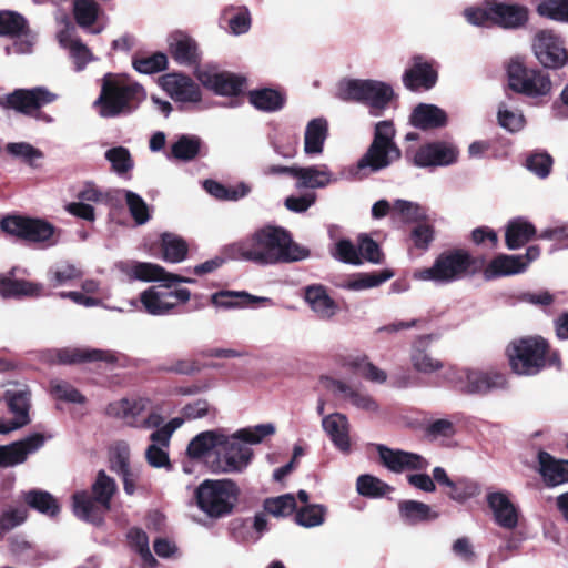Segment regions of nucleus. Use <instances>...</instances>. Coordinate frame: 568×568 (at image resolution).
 <instances>
[{
	"label": "nucleus",
	"instance_id": "1",
	"mask_svg": "<svg viewBox=\"0 0 568 568\" xmlns=\"http://www.w3.org/2000/svg\"><path fill=\"white\" fill-rule=\"evenodd\" d=\"M146 98L144 88L125 74L106 73L94 105L103 118L130 114Z\"/></svg>",
	"mask_w": 568,
	"mask_h": 568
},
{
	"label": "nucleus",
	"instance_id": "2",
	"mask_svg": "<svg viewBox=\"0 0 568 568\" xmlns=\"http://www.w3.org/2000/svg\"><path fill=\"white\" fill-rule=\"evenodd\" d=\"M253 263L271 265L304 260L308 256L307 248L298 245L288 231L281 226H265L252 236Z\"/></svg>",
	"mask_w": 568,
	"mask_h": 568
},
{
	"label": "nucleus",
	"instance_id": "3",
	"mask_svg": "<svg viewBox=\"0 0 568 568\" xmlns=\"http://www.w3.org/2000/svg\"><path fill=\"white\" fill-rule=\"evenodd\" d=\"M275 433L272 424H261L237 430L232 436L221 433L216 449L217 468L223 473H240L251 463L253 450L246 444H260Z\"/></svg>",
	"mask_w": 568,
	"mask_h": 568
},
{
	"label": "nucleus",
	"instance_id": "4",
	"mask_svg": "<svg viewBox=\"0 0 568 568\" xmlns=\"http://www.w3.org/2000/svg\"><path fill=\"white\" fill-rule=\"evenodd\" d=\"M483 267V261L474 257L463 248H452L442 252L430 267L418 268L414 278L430 281L437 284H448L465 276L474 275Z\"/></svg>",
	"mask_w": 568,
	"mask_h": 568
},
{
	"label": "nucleus",
	"instance_id": "5",
	"mask_svg": "<svg viewBox=\"0 0 568 568\" xmlns=\"http://www.w3.org/2000/svg\"><path fill=\"white\" fill-rule=\"evenodd\" d=\"M118 489L115 480L101 469L91 486V494L88 490L77 491L72 496L74 515L88 523L100 526L104 516L111 510L112 498Z\"/></svg>",
	"mask_w": 568,
	"mask_h": 568
},
{
	"label": "nucleus",
	"instance_id": "6",
	"mask_svg": "<svg viewBox=\"0 0 568 568\" xmlns=\"http://www.w3.org/2000/svg\"><path fill=\"white\" fill-rule=\"evenodd\" d=\"M0 229L7 235L41 248L57 245L62 234V230L58 229L45 219L20 214L3 216L0 221Z\"/></svg>",
	"mask_w": 568,
	"mask_h": 568
},
{
	"label": "nucleus",
	"instance_id": "7",
	"mask_svg": "<svg viewBox=\"0 0 568 568\" xmlns=\"http://www.w3.org/2000/svg\"><path fill=\"white\" fill-rule=\"evenodd\" d=\"M550 346L542 337H523L513 341L506 348L509 366L517 375L531 376L540 373L555 359L557 354L549 358Z\"/></svg>",
	"mask_w": 568,
	"mask_h": 568
},
{
	"label": "nucleus",
	"instance_id": "8",
	"mask_svg": "<svg viewBox=\"0 0 568 568\" xmlns=\"http://www.w3.org/2000/svg\"><path fill=\"white\" fill-rule=\"evenodd\" d=\"M239 497L240 488L232 479H205L194 490L196 506L213 519L231 515Z\"/></svg>",
	"mask_w": 568,
	"mask_h": 568
},
{
	"label": "nucleus",
	"instance_id": "9",
	"mask_svg": "<svg viewBox=\"0 0 568 568\" xmlns=\"http://www.w3.org/2000/svg\"><path fill=\"white\" fill-rule=\"evenodd\" d=\"M465 17L468 22L475 26H496L503 29L516 30L527 24L529 10L518 3L486 0L481 7L466 9Z\"/></svg>",
	"mask_w": 568,
	"mask_h": 568
},
{
	"label": "nucleus",
	"instance_id": "10",
	"mask_svg": "<svg viewBox=\"0 0 568 568\" xmlns=\"http://www.w3.org/2000/svg\"><path fill=\"white\" fill-rule=\"evenodd\" d=\"M337 97L343 101L363 103L368 106L371 115L381 116L394 98V90L377 80L348 79L339 82Z\"/></svg>",
	"mask_w": 568,
	"mask_h": 568
},
{
	"label": "nucleus",
	"instance_id": "11",
	"mask_svg": "<svg viewBox=\"0 0 568 568\" xmlns=\"http://www.w3.org/2000/svg\"><path fill=\"white\" fill-rule=\"evenodd\" d=\"M396 130L390 120L375 124L372 143L357 162L358 170L368 169L378 172L392 165L402 158V151L395 143Z\"/></svg>",
	"mask_w": 568,
	"mask_h": 568
},
{
	"label": "nucleus",
	"instance_id": "12",
	"mask_svg": "<svg viewBox=\"0 0 568 568\" xmlns=\"http://www.w3.org/2000/svg\"><path fill=\"white\" fill-rule=\"evenodd\" d=\"M58 94L45 87L31 89H14L12 92L0 97V106L13 110L27 116L36 118L44 122H51L52 118L41 111V108L54 102Z\"/></svg>",
	"mask_w": 568,
	"mask_h": 568
},
{
	"label": "nucleus",
	"instance_id": "13",
	"mask_svg": "<svg viewBox=\"0 0 568 568\" xmlns=\"http://www.w3.org/2000/svg\"><path fill=\"white\" fill-rule=\"evenodd\" d=\"M508 87L528 98H541L550 93L552 83L548 73L527 67L520 59H511L507 67Z\"/></svg>",
	"mask_w": 568,
	"mask_h": 568
},
{
	"label": "nucleus",
	"instance_id": "14",
	"mask_svg": "<svg viewBox=\"0 0 568 568\" xmlns=\"http://www.w3.org/2000/svg\"><path fill=\"white\" fill-rule=\"evenodd\" d=\"M456 376L455 388L465 395L484 396L490 392L506 389L508 379L501 372L489 369L453 371Z\"/></svg>",
	"mask_w": 568,
	"mask_h": 568
},
{
	"label": "nucleus",
	"instance_id": "15",
	"mask_svg": "<svg viewBox=\"0 0 568 568\" xmlns=\"http://www.w3.org/2000/svg\"><path fill=\"white\" fill-rule=\"evenodd\" d=\"M7 386L8 388L4 390L2 399L6 402L8 410L13 415V418L4 420L0 417V434H9L31 422L29 415L31 392L29 386L17 381H9Z\"/></svg>",
	"mask_w": 568,
	"mask_h": 568
},
{
	"label": "nucleus",
	"instance_id": "16",
	"mask_svg": "<svg viewBox=\"0 0 568 568\" xmlns=\"http://www.w3.org/2000/svg\"><path fill=\"white\" fill-rule=\"evenodd\" d=\"M458 149L446 141H435L420 145L410 156L406 151V158L418 168L447 166L457 162Z\"/></svg>",
	"mask_w": 568,
	"mask_h": 568
},
{
	"label": "nucleus",
	"instance_id": "17",
	"mask_svg": "<svg viewBox=\"0 0 568 568\" xmlns=\"http://www.w3.org/2000/svg\"><path fill=\"white\" fill-rule=\"evenodd\" d=\"M534 50L538 61L548 69H559L568 61L564 40L551 30H541L536 34Z\"/></svg>",
	"mask_w": 568,
	"mask_h": 568
},
{
	"label": "nucleus",
	"instance_id": "18",
	"mask_svg": "<svg viewBox=\"0 0 568 568\" xmlns=\"http://www.w3.org/2000/svg\"><path fill=\"white\" fill-rule=\"evenodd\" d=\"M120 270L130 280L142 282H165L169 288L172 283H193V278L168 272L163 266L149 262H125L120 264Z\"/></svg>",
	"mask_w": 568,
	"mask_h": 568
},
{
	"label": "nucleus",
	"instance_id": "19",
	"mask_svg": "<svg viewBox=\"0 0 568 568\" xmlns=\"http://www.w3.org/2000/svg\"><path fill=\"white\" fill-rule=\"evenodd\" d=\"M405 88L412 92L428 91L438 81V71L435 62L426 60L423 55H414L412 65L403 74Z\"/></svg>",
	"mask_w": 568,
	"mask_h": 568
},
{
	"label": "nucleus",
	"instance_id": "20",
	"mask_svg": "<svg viewBox=\"0 0 568 568\" xmlns=\"http://www.w3.org/2000/svg\"><path fill=\"white\" fill-rule=\"evenodd\" d=\"M45 436L33 433L20 440L0 446V468L14 467L23 464L29 455L34 454L45 443Z\"/></svg>",
	"mask_w": 568,
	"mask_h": 568
},
{
	"label": "nucleus",
	"instance_id": "21",
	"mask_svg": "<svg viewBox=\"0 0 568 568\" xmlns=\"http://www.w3.org/2000/svg\"><path fill=\"white\" fill-rule=\"evenodd\" d=\"M377 452L382 464L393 473H403L405 470H426L429 466L428 460L416 453L393 449L384 445H378Z\"/></svg>",
	"mask_w": 568,
	"mask_h": 568
},
{
	"label": "nucleus",
	"instance_id": "22",
	"mask_svg": "<svg viewBox=\"0 0 568 568\" xmlns=\"http://www.w3.org/2000/svg\"><path fill=\"white\" fill-rule=\"evenodd\" d=\"M169 53L180 65L196 68L201 63V52L197 42L187 33L175 31L170 34Z\"/></svg>",
	"mask_w": 568,
	"mask_h": 568
},
{
	"label": "nucleus",
	"instance_id": "23",
	"mask_svg": "<svg viewBox=\"0 0 568 568\" xmlns=\"http://www.w3.org/2000/svg\"><path fill=\"white\" fill-rule=\"evenodd\" d=\"M52 362L62 365H74L93 362H105L113 364L116 362V356L110 351L65 347L54 351Z\"/></svg>",
	"mask_w": 568,
	"mask_h": 568
},
{
	"label": "nucleus",
	"instance_id": "24",
	"mask_svg": "<svg viewBox=\"0 0 568 568\" xmlns=\"http://www.w3.org/2000/svg\"><path fill=\"white\" fill-rule=\"evenodd\" d=\"M203 85L219 95L239 97L243 92L246 78L223 71L216 73H203L200 75Z\"/></svg>",
	"mask_w": 568,
	"mask_h": 568
},
{
	"label": "nucleus",
	"instance_id": "25",
	"mask_svg": "<svg viewBox=\"0 0 568 568\" xmlns=\"http://www.w3.org/2000/svg\"><path fill=\"white\" fill-rule=\"evenodd\" d=\"M434 335H422L418 336L410 351V363L414 369L422 374H432L438 372L445 367L443 361L432 356L429 352V345Z\"/></svg>",
	"mask_w": 568,
	"mask_h": 568
},
{
	"label": "nucleus",
	"instance_id": "26",
	"mask_svg": "<svg viewBox=\"0 0 568 568\" xmlns=\"http://www.w3.org/2000/svg\"><path fill=\"white\" fill-rule=\"evenodd\" d=\"M537 459L539 474L547 487L568 484V460L557 459L545 450L538 453Z\"/></svg>",
	"mask_w": 568,
	"mask_h": 568
},
{
	"label": "nucleus",
	"instance_id": "27",
	"mask_svg": "<svg viewBox=\"0 0 568 568\" xmlns=\"http://www.w3.org/2000/svg\"><path fill=\"white\" fill-rule=\"evenodd\" d=\"M322 426L333 445L343 454H349L352 450L349 437V423L346 415L333 413L322 420Z\"/></svg>",
	"mask_w": 568,
	"mask_h": 568
},
{
	"label": "nucleus",
	"instance_id": "28",
	"mask_svg": "<svg viewBox=\"0 0 568 568\" xmlns=\"http://www.w3.org/2000/svg\"><path fill=\"white\" fill-rule=\"evenodd\" d=\"M526 270L527 262L524 261L523 255L498 254L487 264L483 274L485 280L491 281L504 276L520 274Z\"/></svg>",
	"mask_w": 568,
	"mask_h": 568
},
{
	"label": "nucleus",
	"instance_id": "29",
	"mask_svg": "<svg viewBox=\"0 0 568 568\" xmlns=\"http://www.w3.org/2000/svg\"><path fill=\"white\" fill-rule=\"evenodd\" d=\"M413 126L423 131L444 128L447 124L446 112L434 104L419 103L409 116Z\"/></svg>",
	"mask_w": 568,
	"mask_h": 568
},
{
	"label": "nucleus",
	"instance_id": "30",
	"mask_svg": "<svg viewBox=\"0 0 568 568\" xmlns=\"http://www.w3.org/2000/svg\"><path fill=\"white\" fill-rule=\"evenodd\" d=\"M496 523L506 529H514L518 525V510L504 493H490L487 496Z\"/></svg>",
	"mask_w": 568,
	"mask_h": 568
},
{
	"label": "nucleus",
	"instance_id": "31",
	"mask_svg": "<svg viewBox=\"0 0 568 568\" xmlns=\"http://www.w3.org/2000/svg\"><path fill=\"white\" fill-rule=\"evenodd\" d=\"M305 301L321 320L332 318L338 311L337 303L328 295L322 284H313L305 288Z\"/></svg>",
	"mask_w": 568,
	"mask_h": 568
},
{
	"label": "nucleus",
	"instance_id": "32",
	"mask_svg": "<svg viewBox=\"0 0 568 568\" xmlns=\"http://www.w3.org/2000/svg\"><path fill=\"white\" fill-rule=\"evenodd\" d=\"M246 97L256 110L267 113L282 110L287 101L285 92L273 88L250 90Z\"/></svg>",
	"mask_w": 568,
	"mask_h": 568
},
{
	"label": "nucleus",
	"instance_id": "33",
	"mask_svg": "<svg viewBox=\"0 0 568 568\" xmlns=\"http://www.w3.org/2000/svg\"><path fill=\"white\" fill-rule=\"evenodd\" d=\"M165 89L171 97L182 102H199L202 94L200 87L187 75L168 74L165 77Z\"/></svg>",
	"mask_w": 568,
	"mask_h": 568
},
{
	"label": "nucleus",
	"instance_id": "34",
	"mask_svg": "<svg viewBox=\"0 0 568 568\" xmlns=\"http://www.w3.org/2000/svg\"><path fill=\"white\" fill-rule=\"evenodd\" d=\"M536 236L535 225L521 217L510 220L505 227V244L509 250H518Z\"/></svg>",
	"mask_w": 568,
	"mask_h": 568
},
{
	"label": "nucleus",
	"instance_id": "35",
	"mask_svg": "<svg viewBox=\"0 0 568 568\" xmlns=\"http://www.w3.org/2000/svg\"><path fill=\"white\" fill-rule=\"evenodd\" d=\"M328 135V123L323 118L311 120L305 129L304 151L306 154H321Z\"/></svg>",
	"mask_w": 568,
	"mask_h": 568
},
{
	"label": "nucleus",
	"instance_id": "36",
	"mask_svg": "<svg viewBox=\"0 0 568 568\" xmlns=\"http://www.w3.org/2000/svg\"><path fill=\"white\" fill-rule=\"evenodd\" d=\"M263 301H266V298L253 296L245 291L224 290L211 296V303L223 308L245 307Z\"/></svg>",
	"mask_w": 568,
	"mask_h": 568
},
{
	"label": "nucleus",
	"instance_id": "37",
	"mask_svg": "<svg viewBox=\"0 0 568 568\" xmlns=\"http://www.w3.org/2000/svg\"><path fill=\"white\" fill-rule=\"evenodd\" d=\"M30 33L28 20L19 12L0 10V37L21 38Z\"/></svg>",
	"mask_w": 568,
	"mask_h": 568
},
{
	"label": "nucleus",
	"instance_id": "38",
	"mask_svg": "<svg viewBox=\"0 0 568 568\" xmlns=\"http://www.w3.org/2000/svg\"><path fill=\"white\" fill-rule=\"evenodd\" d=\"M161 257L169 263L184 261L189 253V245L184 239L173 233H163L160 240Z\"/></svg>",
	"mask_w": 568,
	"mask_h": 568
},
{
	"label": "nucleus",
	"instance_id": "39",
	"mask_svg": "<svg viewBox=\"0 0 568 568\" xmlns=\"http://www.w3.org/2000/svg\"><path fill=\"white\" fill-rule=\"evenodd\" d=\"M24 503L32 509L55 517L60 513L58 500L48 491L41 489H31L23 493Z\"/></svg>",
	"mask_w": 568,
	"mask_h": 568
},
{
	"label": "nucleus",
	"instance_id": "40",
	"mask_svg": "<svg viewBox=\"0 0 568 568\" xmlns=\"http://www.w3.org/2000/svg\"><path fill=\"white\" fill-rule=\"evenodd\" d=\"M202 140L197 135L183 134L171 145L169 158L190 162L201 153Z\"/></svg>",
	"mask_w": 568,
	"mask_h": 568
},
{
	"label": "nucleus",
	"instance_id": "41",
	"mask_svg": "<svg viewBox=\"0 0 568 568\" xmlns=\"http://www.w3.org/2000/svg\"><path fill=\"white\" fill-rule=\"evenodd\" d=\"M221 433L219 430H206L196 435L187 445L186 454L192 459H200L210 450L216 453Z\"/></svg>",
	"mask_w": 568,
	"mask_h": 568
},
{
	"label": "nucleus",
	"instance_id": "42",
	"mask_svg": "<svg viewBox=\"0 0 568 568\" xmlns=\"http://www.w3.org/2000/svg\"><path fill=\"white\" fill-rule=\"evenodd\" d=\"M295 179L300 181V187L317 189L328 185L332 182V174L325 165L322 169L317 166L298 168L295 171Z\"/></svg>",
	"mask_w": 568,
	"mask_h": 568
},
{
	"label": "nucleus",
	"instance_id": "43",
	"mask_svg": "<svg viewBox=\"0 0 568 568\" xmlns=\"http://www.w3.org/2000/svg\"><path fill=\"white\" fill-rule=\"evenodd\" d=\"M400 517L409 525L427 521L437 518V514H432L427 504L417 500H402L398 504Z\"/></svg>",
	"mask_w": 568,
	"mask_h": 568
},
{
	"label": "nucleus",
	"instance_id": "44",
	"mask_svg": "<svg viewBox=\"0 0 568 568\" xmlns=\"http://www.w3.org/2000/svg\"><path fill=\"white\" fill-rule=\"evenodd\" d=\"M42 292V285L26 280H0V294L3 297L38 296Z\"/></svg>",
	"mask_w": 568,
	"mask_h": 568
},
{
	"label": "nucleus",
	"instance_id": "45",
	"mask_svg": "<svg viewBox=\"0 0 568 568\" xmlns=\"http://www.w3.org/2000/svg\"><path fill=\"white\" fill-rule=\"evenodd\" d=\"M332 386L344 398L349 399L355 407L366 412H376L378 409V404L369 395L354 389L346 383L339 379H332Z\"/></svg>",
	"mask_w": 568,
	"mask_h": 568
},
{
	"label": "nucleus",
	"instance_id": "46",
	"mask_svg": "<svg viewBox=\"0 0 568 568\" xmlns=\"http://www.w3.org/2000/svg\"><path fill=\"white\" fill-rule=\"evenodd\" d=\"M296 508L297 504L293 494H284L277 497H270L266 498L263 503L264 511L276 518H286L295 514Z\"/></svg>",
	"mask_w": 568,
	"mask_h": 568
},
{
	"label": "nucleus",
	"instance_id": "47",
	"mask_svg": "<svg viewBox=\"0 0 568 568\" xmlns=\"http://www.w3.org/2000/svg\"><path fill=\"white\" fill-rule=\"evenodd\" d=\"M356 489L363 497L381 498L393 491L394 488L373 475L364 474L358 476L356 480Z\"/></svg>",
	"mask_w": 568,
	"mask_h": 568
},
{
	"label": "nucleus",
	"instance_id": "48",
	"mask_svg": "<svg viewBox=\"0 0 568 568\" xmlns=\"http://www.w3.org/2000/svg\"><path fill=\"white\" fill-rule=\"evenodd\" d=\"M169 295H163V291L155 287H149L140 294V302L142 303L146 313L151 315H165L170 313V304L165 301Z\"/></svg>",
	"mask_w": 568,
	"mask_h": 568
},
{
	"label": "nucleus",
	"instance_id": "49",
	"mask_svg": "<svg viewBox=\"0 0 568 568\" xmlns=\"http://www.w3.org/2000/svg\"><path fill=\"white\" fill-rule=\"evenodd\" d=\"M203 185L205 191L217 200L236 201L250 192V187L244 183L239 184L236 187H227L217 181L206 180Z\"/></svg>",
	"mask_w": 568,
	"mask_h": 568
},
{
	"label": "nucleus",
	"instance_id": "50",
	"mask_svg": "<svg viewBox=\"0 0 568 568\" xmlns=\"http://www.w3.org/2000/svg\"><path fill=\"white\" fill-rule=\"evenodd\" d=\"M133 68L144 74L161 72L168 67V57L163 52H155L151 55L136 54L132 60Z\"/></svg>",
	"mask_w": 568,
	"mask_h": 568
},
{
	"label": "nucleus",
	"instance_id": "51",
	"mask_svg": "<svg viewBox=\"0 0 568 568\" xmlns=\"http://www.w3.org/2000/svg\"><path fill=\"white\" fill-rule=\"evenodd\" d=\"M346 365L374 383H384L387 378L386 373L371 363L366 355L349 358Z\"/></svg>",
	"mask_w": 568,
	"mask_h": 568
},
{
	"label": "nucleus",
	"instance_id": "52",
	"mask_svg": "<svg viewBox=\"0 0 568 568\" xmlns=\"http://www.w3.org/2000/svg\"><path fill=\"white\" fill-rule=\"evenodd\" d=\"M100 7L94 0H74L73 16L75 22L82 28H89L95 23Z\"/></svg>",
	"mask_w": 568,
	"mask_h": 568
},
{
	"label": "nucleus",
	"instance_id": "53",
	"mask_svg": "<svg viewBox=\"0 0 568 568\" xmlns=\"http://www.w3.org/2000/svg\"><path fill=\"white\" fill-rule=\"evenodd\" d=\"M479 494V485L465 477L453 480L447 491L448 497L458 503H464Z\"/></svg>",
	"mask_w": 568,
	"mask_h": 568
},
{
	"label": "nucleus",
	"instance_id": "54",
	"mask_svg": "<svg viewBox=\"0 0 568 568\" xmlns=\"http://www.w3.org/2000/svg\"><path fill=\"white\" fill-rule=\"evenodd\" d=\"M326 509L322 505H306L298 510L296 509L294 520L297 525L310 528L316 527L324 523Z\"/></svg>",
	"mask_w": 568,
	"mask_h": 568
},
{
	"label": "nucleus",
	"instance_id": "55",
	"mask_svg": "<svg viewBox=\"0 0 568 568\" xmlns=\"http://www.w3.org/2000/svg\"><path fill=\"white\" fill-rule=\"evenodd\" d=\"M393 276L394 272L390 270L361 273L348 284V287L355 291L372 288L388 281Z\"/></svg>",
	"mask_w": 568,
	"mask_h": 568
},
{
	"label": "nucleus",
	"instance_id": "56",
	"mask_svg": "<svg viewBox=\"0 0 568 568\" xmlns=\"http://www.w3.org/2000/svg\"><path fill=\"white\" fill-rule=\"evenodd\" d=\"M104 156L118 174H125L133 169V159L130 151L124 146L111 148L105 152Z\"/></svg>",
	"mask_w": 568,
	"mask_h": 568
},
{
	"label": "nucleus",
	"instance_id": "57",
	"mask_svg": "<svg viewBox=\"0 0 568 568\" xmlns=\"http://www.w3.org/2000/svg\"><path fill=\"white\" fill-rule=\"evenodd\" d=\"M541 17L568 23V0H544L537 6Z\"/></svg>",
	"mask_w": 568,
	"mask_h": 568
},
{
	"label": "nucleus",
	"instance_id": "58",
	"mask_svg": "<svg viewBox=\"0 0 568 568\" xmlns=\"http://www.w3.org/2000/svg\"><path fill=\"white\" fill-rule=\"evenodd\" d=\"M27 517L28 511L23 508L0 509V538H3L7 532L23 524Z\"/></svg>",
	"mask_w": 568,
	"mask_h": 568
},
{
	"label": "nucleus",
	"instance_id": "59",
	"mask_svg": "<svg viewBox=\"0 0 568 568\" xmlns=\"http://www.w3.org/2000/svg\"><path fill=\"white\" fill-rule=\"evenodd\" d=\"M409 240L414 247L420 251H427L435 240V229L430 224L418 223L410 230Z\"/></svg>",
	"mask_w": 568,
	"mask_h": 568
},
{
	"label": "nucleus",
	"instance_id": "60",
	"mask_svg": "<svg viewBox=\"0 0 568 568\" xmlns=\"http://www.w3.org/2000/svg\"><path fill=\"white\" fill-rule=\"evenodd\" d=\"M51 394L54 398L74 404H84L87 398L71 384L64 381L51 384Z\"/></svg>",
	"mask_w": 568,
	"mask_h": 568
},
{
	"label": "nucleus",
	"instance_id": "61",
	"mask_svg": "<svg viewBox=\"0 0 568 568\" xmlns=\"http://www.w3.org/2000/svg\"><path fill=\"white\" fill-rule=\"evenodd\" d=\"M227 260H244L253 262V248L251 237L237 243L225 245L221 251V256Z\"/></svg>",
	"mask_w": 568,
	"mask_h": 568
},
{
	"label": "nucleus",
	"instance_id": "62",
	"mask_svg": "<svg viewBox=\"0 0 568 568\" xmlns=\"http://www.w3.org/2000/svg\"><path fill=\"white\" fill-rule=\"evenodd\" d=\"M358 253L361 258L363 257L374 264H381L384 260L379 245L367 234L358 236Z\"/></svg>",
	"mask_w": 568,
	"mask_h": 568
},
{
	"label": "nucleus",
	"instance_id": "63",
	"mask_svg": "<svg viewBox=\"0 0 568 568\" xmlns=\"http://www.w3.org/2000/svg\"><path fill=\"white\" fill-rule=\"evenodd\" d=\"M554 160L547 152L532 153L526 160V168L541 179L550 174Z\"/></svg>",
	"mask_w": 568,
	"mask_h": 568
},
{
	"label": "nucleus",
	"instance_id": "64",
	"mask_svg": "<svg viewBox=\"0 0 568 568\" xmlns=\"http://www.w3.org/2000/svg\"><path fill=\"white\" fill-rule=\"evenodd\" d=\"M125 202L130 214L138 224H144L149 221L150 214L144 200L132 191L125 192Z\"/></svg>",
	"mask_w": 568,
	"mask_h": 568
}]
</instances>
